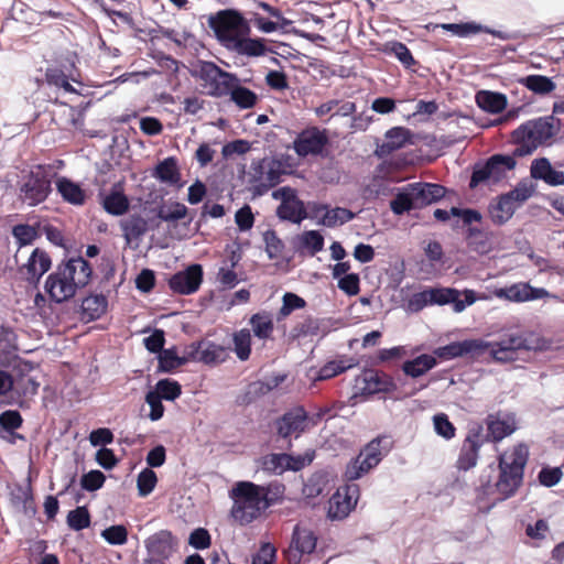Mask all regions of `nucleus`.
<instances>
[{"mask_svg":"<svg viewBox=\"0 0 564 564\" xmlns=\"http://www.w3.org/2000/svg\"><path fill=\"white\" fill-rule=\"evenodd\" d=\"M249 324L257 338L261 340L272 339L274 323L270 312L260 311L253 314L249 319Z\"/></svg>","mask_w":564,"mask_h":564,"instance_id":"35","label":"nucleus"},{"mask_svg":"<svg viewBox=\"0 0 564 564\" xmlns=\"http://www.w3.org/2000/svg\"><path fill=\"white\" fill-rule=\"evenodd\" d=\"M520 83L529 90L539 95H547L556 88L555 83L543 75H529L522 78Z\"/></svg>","mask_w":564,"mask_h":564,"instance_id":"43","label":"nucleus"},{"mask_svg":"<svg viewBox=\"0 0 564 564\" xmlns=\"http://www.w3.org/2000/svg\"><path fill=\"white\" fill-rule=\"evenodd\" d=\"M251 332L248 328H241L232 334L234 351L237 358L246 361L251 355Z\"/></svg>","mask_w":564,"mask_h":564,"instance_id":"42","label":"nucleus"},{"mask_svg":"<svg viewBox=\"0 0 564 564\" xmlns=\"http://www.w3.org/2000/svg\"><path fill=\"white\" fill-rule=\"evenodd\" d=\"M188 544L197 550L208 549L212 544L209 532L204 528L193 530L188 538Z\"/></svg>","mask_w":564,"mask_h":564,"instance_id":"63","label":"nucleus"},{"mask_svg":"<svg viewBox=\"0 0 564 564\" xmlns=\"http://www.w3.org/2000/svg\"><path fill=\"white\" fill-rule=\"evenodd\" d=\"M488 350V344L482 339H465L453 341L434 350L435 356L443 360L469 356L478 358Z\"/></svg>","mask_w":564,"mask_h":564,"instance_id":"17","label":"nucleus"},{"mask_svg":"<svg viewBox=\"0 0 564 564\" xmlns=\"http://www.w3.org/2000/svg\"><path fill=\"white\" fill-rule=\"evenodd\" d=\"M23 424V417L17 410H7L0 414V427L6 432L13 433Z\"/></svg>","mask_w":564,"mask_h":564,"instance_id":"58","label":"nucleus"},{"mask_svg":"<svg viewBox=\"0 0 564 564\" xmlns=\"http://www.w3.org/2000/svg\"><path fill=\"white\" fill-rule=\"evenodd\" d=\"M192 76L199 82L202 91L214 98L227 97L231 84L238 82V76L220 68L210 61H197Z\"/></svg>","mask_w":564,"mask_h":564,"instance_id":"7","label":"nucleus"},{"mask_svg":"<svg viewBox=\"0 0 564 564\" xmlns=\"http://www.w3.org/2000/svg\"><path fill=\"white\" fill-rule=\"evenodd\" d=\"M529 459V449L524 444L513 446L498 457L499 475L495 484L490 476H480L477 492L479 497L495 496L503 501L513 497L523 484L524 468Z\"/></svg>","mask_w":564,"mask_h":564,"instance_id":"2","label":"nucleus"},{"mask_svg":"<svg viewBox=\"0 0 564 564\" xmlns=\"http://www.w3.org/2000/svg\"><path fill=\"white\" fill-rule=\"evenodd\" d=\"M100 204L102 208L112 216H122L128 213L130 208L128 196L121 188H117V186L112 187V189L101 198Z\"/></svg>","mask_w":564,"mask_h":564,"instance_id":"29","label":"nucleus"},{"mask_svg":"<svg viewBox=\"0 0 564 564\" xmlns=\"http://www.w3.org/2000/svg\"><path fill=\"white\" fill-rule=\"evenodd\" d=\"M91 276L93 268L86 259L70 258L48 274L44 290L53 302L63 303L74 297L77 290L85 288Z\"/></svg>","mask_w":564,"mask_h":564,"instance_id":"3","label":"nucleus"},{"mask_svg":"<svg viewBox=\"0 0 564 564\" xmlns=\"http://www.w3.org/2000/svg\"><path fill=\"white\" fill-rule=\"evenodd\" d=\"M122 237L128 245L140 240L148 231V220L140 214H132L119 221Z\"/></svg>","mask_w":564,"mask_h":564,"instance_id":"28","label":"nucleus"},{"mask_svg":"<svg viewBox=\"0 0 564 564\" xmlns=\"http://www.w3.org/2000/svg\"><path fill=\"white\" fill-rule=\"evenodd\" d=\"M230 100L239 108V109H251L253 108L259 97L251 89L242 86L240 84V79L235 84H231L230 93H228Z\"/></svg>","mask_w":564,"mask_h":564,"instance_id":"37","label":"nucleus"},{"mask_svg":"<svg viewBox=\"0 0 564 564\" xmlns=\"http://www.w3.org/2000/svg\"><path fill=\"white\" fill-rule=\"evenodd\" d=\"M154 392L164 400L174 401L181 395L182 387L175 380L161 379L158 381Z\"/></svg>","mask_w":564,"mask_h":564,"instance_id":"53","label":"nucleus"},{"mask_svg":"<svg viewBox=\"0 0 564 564\" xmlns=\"http://www.w3.org/2000/svg\"><path fill=\"white\" fill-rule=\"evenodd\" d=\"M67 525L74 531H82L90 525V514L86 507H77L67 514Z\"/></svg>","mask_w":564,"mask_h":564,"instance_id":"49","label":"nucleus"},{"mask_svg":"<svg viewBox=\"0 0 564 564\" xmlns=\"http://www.w3.org/2000/svg\"><path fill=\"white\" fill-rule=\"evenodd\" d=\"M52 260L43 249L35 248L28 262L18 270L19 274L28 283L36 285L41 278L51 269Z\"/></svg>","mask_w":564,"mask_h":564,"instance_id":"18","label":"nucleus"},{"mask_svg":"<svg viewBox=\"0 0 564 564\" xmlns=\"http://www.w3.org/2000/svg\"><path fill=\"white\" fill-rule=\"evenodd\" d=\"M208 24L219 42L228 50H231L243 35H250L251 33L249 22L239 11L234 9L220 10L215 15H210Z\"/></svg>","mask_w":564,"mask_h":564,"instance_id":"8","label":"nucleus"},{"mask_svg":"<svg viewBox=\"0 0 564 564\" xmlns=\"http://www.w3.org/2000/svg\"><path fill=\"white\" fill-rule=\"evenodd\" d=\"M54 174L50 166L32 165L21 172L17 182V198L28 207H36L47 200L53 192Z\"/></svg>","mask_w":564,"mask_h":564,"instance_id":"6","label":"nucleus"},{"mask_svg":"<svg viewBox=\"0 0 564 564\" xmlns=\"http://www.w3.org/2000/svg\"><path fill=\"white\" fill-rule=\"evenodd\" d=\"M436 364L437 361L434 356L423 354L412 360L404 361L402 365V371L411 378H417L433 369Z\"/></svg>","mask_w":564,"mask_h":564,"instance_id":"36","label":"nucleus"},{"mask_svg":"<svg viewBox=\"0 0 564 564\" xmlns=\"http://www.w3.org/2000/svg\"><path fill=\"white\" fill-rule=\"evenodd\" d=\"M153 176L162 183L178 185L181 182V172L177 160L174 156H169L159 162L153 172Z\"/></svg>","mask_w":564,"mask_h":564,"instance_id":"34","label":"nucleus"},{"mask_svg":"<svg viewBox=\"0 0 564 564\" xmlns=\"http://www.w3.org/2000/svg\"><path fill=\"white\" fill-rule=\"evenodd\" d=\"M312 212L315 216L322 215L321 224L329 228L344 225L355 218V214L350 209L344 207L329 208L326 204H315Z\"/></svg>","mask_w":564,"mask_h":564,"instance_id":"24","label":"nucleus"},{"mask_svg":"<svg viewBox=\"0 0 564 564\" xmlns=\"http://www.w3.org/2000/svg\"><path fill=\"white\" fill-rule=\"evenodd\" d=\"M156 482H158L156 474L150 468L143 469L138 475V479H137V487H138L139 496L140 497L149 496L154 490Z\"/></svg>","mask_w":564,"mask_h":564,"instance_id":"55","label":"nucleus"},{"mask_svg":"<svg viewBox=\"0 0 564 564\" xmlns=\"http://www.w3.org/2000/svg\"><path fill=\"white\" fill-rule=\"evenodd\" d=\"M284 173V164L279 159L265 156L253 161L250 167V183L254 193L263 195L281 182V176Z\"/></svg>","mask_w":564,"mask_h":564,"instance_id":"10","label":"nucleus"},{"mask_svg":"<svg viewBox=\"0 0 564 564\" xmlns=\"http://www.w3.org/2000/svg\"><path fill=\"white\" fill-rule=\"evenodd\" d=\"M306 306V302L303 297L295 293L286 292L282 297V306L278 311L276 321L281 322L285 319L293 311L301 310Z\"/></svg>","mask_w":564,"mask_h":564,"instance_id":"46","label":"nucleus"},{"mask_svg":"<svg viewBox=\"0 0 564 564\" xmlns=\"http://www.w3.org/2000/svg\"><path fill=\"white\" fill-rule=\"evenodd\" d=\"M101 536L111 545H122L128 541V530L122 524L111 525L101 532Z\"/></svg>","mask_w":564,"mask_h":564,"instance_id":"57","label":"nucleus"},{"mask_svg":"<svg viewBox=\"0 0 564 564\" xmlns=\"http://www.w3.org/2000/svg\"><path fill=\"white\" fill-rule=\"evenodd\" d=\"M194 351L199 354V360L206 365H215L224 362L227 358V350L225 347L215 343L198 341L193 345Z\"/></svg>","mask_w":564,"mask_h":564,"instance_id":"33","label":"nucleus"},{"mask_svg":"<svg viewBox=\"0 0 564 564\" xmlns=\"http://www.w3.org/2000/svg\"><path fill=\"white\" fill-rule=\"evenodd\" d=\"M429 294L432 305H446L452 303L455 306L456 296L459 291L451 288H430Z\"/></svg>","mask_w":564,"mask_h":564,"instance_id":"51","label":"nucleus"},{"mask_svg":"<svg viewBox=\"0 0 564 564\" xmlns=\"http://www.w3.org/2000/svg\"><path fill=\"white\" fill-rule=\"evenodd\" d=\"M12 235L17 239L19 247H23L33 243L41 232L34 226L19 224L12 228Z\"/></svg>","mask_w":564,"mask_h":564,"instance_id":"50","label":"nucleus"},{"mask_svg":"<svg viewBox=\"0 0 564 564\" xmlns=\"http://www.w3.org/2000/svg\"><path fill=\"white\" fill-rule=\"evenodd\" d=\"M290 459V454H270L263 458V467L269 471L275 474H282L284 470H289L285 466V459Z\"/></svg>","mask_w":564,"mask_h":564,"instance_id":"61","label":"nucleus"},{"mask_svg":"<svg viewBox=\"0 0 564 564\" xmlns=\"http://www.w3.org/2000/svg\"><path fill=\"white\" fill-rule=\"evenodd\" d=\"M282 194L283 199L276 209V215L282 220L300 224L307 217L304 203L289 187L282 188Z\"/></svg>","mask_w":564,"mask_h":564,"instance_id":"21","label":"nucleus"},{"mask_svg":"<svg viewBox=\"0 0 564 564\" xmlns=\"http://www.w3.org/2000/svg\"><path fill=\"white\" fill-rule=\"evenodd\" d=\"M408 191H411L416 208L438 202L446 194V188L443 185L434 183H411L408 184Z\"/></svg>","mask_w":564,"mask_h":564,"instance_id":"22","label":"nucleus"},{"mask_svg":"<svg viewBox=\"0 0 564 564\" xmlns=\"http://www.w3.org/2000/svg\"><path fill=\"white\" fill-rule=\"evenodd\" d=\"M263 240L265 243V252L268 253L269 259L274 260L282 257L284 243L278 237L274 230H267L263 234Z\"/></svg>","mask_w":564,"mask_h":564,"instance_id":"54","label":"nucleus"},{"mask_svg":"<svg viewBox=\"0 0 564 564\" xmlns=\"http://www.w3.org/2000/svg\"><path fill=\"white\" fill-rule=\"evenodd\" d=\"M357 364L352 358H340L336 360H330L326 362L318 371L317 379L318 380H328L332 379L346 370L355 367Z\"/></svg>","mask_w":564,"mask_h":564,"instance_id":"41","label":"nucleus"},{"mask_svg":"<svg viewBox=\"0 0 564 564\" xmlns=\"http://www.w3.org/2000/svg\"><path fill=\"white\" fill-rule=\"evenodd\" d=\"M487 433L484 432L485 443H498L505 437L511 435L514 430V423L506 420L496 419L494 415H488L486 419Z\"/></svg>","mask_w":564,"mask_h":564,"instance_id":"32","label":"nucleus"},{"mask_svg":"<svg viewBox=\"0 0 564 564\" xmlns=\"http://www.w3.org/2000/svg\"><path fill=\"white\" fill-rule=\"evenodd\" d=\"M57 193L62 199L74 206H83L87 202L86 191L76 182L66 176H61L55 181Z\"/></svg>","mask_w":564,"mask_h":564,"instance_id":"27","label":"nucleus"},{"mask_svg":"<svg viewBox=\"0 0 564 564\" xmlns=\"http://www.w3.org/2000/svg\"><path fill=\"white\" fill-rule=\"evenodd\" d=\"M317 544V536L308 528L296 524L292 532L289 547L283 552L288 564H301L304 555L312 554Z\"/></svg>","mask_w":564,"mask_h":564,"instance_id":"14","label":"nucleus"},{"mask_svg":"<svg viewBox=\"0 0 564 564\" xmlns=\"http://www.w3.org/2000/svg\"><path fill=\"white\" fill-rule=\"evenodd\" d=\"M303 246L310 249L311 254L323 250L324 247V237L317 230H308L302 235Z\"/></svg>","mask_w":564,"mask_h":564,"instance_id":"62","label":"nucleus"},{"mask_svg":"<svg viewBox=\"0 0 564 564\" xmlns=\"http://www.w3.org/2000/svg\"><path fill=\"white\" fill-rule=\"evenodd\" d=\"M484 444L485 436L482 424H471L459 449V454L455 464L456 468L463 471H467L474 468L477 465L479 451Z\"/></svg>","mask_w":564,"mask_h":564,"instance_id":"13","label":"nucleus"},{"mask_svg":"<svg viewBox=\"0 0 564 564\" xmlns=\"http://www.w3.org/2000/svg\"><path fill=\"white\" fill-rule=\"evenodd\" d=\"M533 189L527 184H518L513 189L500 195L488 207L489 216L495 225L507 223L516 209L532 196Z\"/></svg>","mask_w":564,"mask_h":564,"instance_id":"9","label":"nucleus"},{"mask_svg":"<svg viewBox=\"0 0 564 564\" xmlns=\"http://www.w3.org/2000/svg\"><path fill=\"white\" fill-rule=\"evenodd\" d=\"M188 208L178 202H172L169 205H161L158 208L156 216L162 221L172 223L186 217Z\"/></svg>","mask_w":564,"mask_h":564,"instance_id":"45","label":"nucleus"},{"mask_svg":"<svg viewBox=\"0 0 564 564\" xmlns=\"http://www.w3.org/2000/svg\"><path fill=\"white\" fill-rule=\"evenodd\" d=\"M531 177L541 180L547 185L558 186L564 184V173L554 170L546 158L535 159L530 167Z\"/></svg>","mask_w":564,"mask_h":564,"instance_id":"26","label":"nucleus"},{"mask_svg":"<svg viewBox=\"0 0 564 564\" xmlns=\"http://www.w3.org/2000/svg\"><path fill=\"white\" fill-rule=\"evenodd\" d=\"M514 155L495 154L478 167H475L470 177L469 187L476 188L484 182L496 184L506 177V173L514 169Z\"/></svg>","mask_w":564,"mask_h":564,"instance_id":"11","label":"nucleus"},{"mask_svg":"<svg viewBox=\"0 0 564 564\" xmlns=\"http://www.w3.org/2000/svg\"><path fill=\"white\" fill-rule=\"evenodd\" d=\"M491 357L499 362H509L517 359L518 350H530L532 346L522 334H508L499 341H486Z\"/></svg>","mask_w":564,"mask_h":564,"instance_id":"16","label":"nucleus"},{"mask_svg":"<svg viewBox=\"0 0 564 564\" xmlns=\"http://www.w3.org/2000/svg\"><path fill=\"white\" fill-rule=\"evenodd\" d=\"M390 208L395 215H403L411 209H416L411 191H408V185L390 202Z\"/></svg>","mask_w":564,"mask_h":564,"instance_id":"48","label":"nucleus"},{"mask_svg":"<svg viewBox=\"0 0 564 564\" xmlns=\"http://www.w3.org/2000/svg\"><path fill=\"white\" fill-rule=\"evenodd\" d=\"M410 139V131L403 127H394L386 132V141L378 148L380 156H387L401 149Z\"/></svg>","mask_w":564,"mask_h":564,"instance_id":"31","label":"nucleus"},{"mask_svg":"<svg viewBox=\"0 0 564 564\" xmlns=\"http://www.w3.org/2000/svg\"><path fill=\"white\" fill-rule=\"evenodd\" d=\"M355 395H372L380 392H392L397 389L394 380L391 376L368 369L364 370L355 378Z\"/></svg>","mask_w":564,"mask_h":564,"instance_id":"15","label":"nucleus"},{"mask_svg":"<svg viewBox=\"0 0 564 564\" xmlns=\"http://www.w3.org/2000/svg\"><path fill=\"white\" fill-rule=\"evenodd\" d=\"M389 50L406 68L416 64V61L414 59L411 51L404 43L394 41L390 43Z\"/></svg>","mask_w":564,"mask_h":564,"instance_id":"59","label":"nucleus"},{"mask_svg":"<svg viewBox=\"0 0 564 564\" xmlns=\"http://www.w3.org/2000/svg\"><path fill=\"white\" fill-rule=\"evenodd\" d=\"M306 429H308V414L302 406L285 412L276 421L278 434L283 438L292 435L299 437Z\"/></svg>","mask_w":564,"mask_h":564,"instance_id":"20","label":"nucleus"},{"mask_svg":"<svg viewBox=\"0 0 564 564\" xmlns=\"http://www.w3.org/2000/svg\"><path fill=\"white\" fill-rule=\"evenodd\" d=\"M276 549L271 543H263L257 554L252 556L251 564H274Z\"/></svg>","mask_w":564,"mask_h":564,"instance_id":"64","label":"nucleus"},{"mask_svg":"<svg viewBox=\"0 0 564 564\" xmlns=\"http://www.w3.org/2000/svg\"><path fill=\"white\" fill-rule=\"evenodd\" d=\"M203 282V267L192 264L185 270L173 274L169 281V286L174 293L192 294L195 293Z\"/></svg>","mask_w":564,"mask_h":564,"instance_id":"19","label":"nucleus"},{"mask_svg":"<svg viewBox=\"0 0 564 564\" xmlns=\"http://www.w3.org/2000/svg\"><path fill=\"white\" fill-rule=\"evenodd\" d=\"M150 554L159 558H169L177 549V541L169 530H161L145 541Z\"/></svg>","mask_w":564,"mask_h":564,"instance_id":"23","label":"nucleus"},{"mask_svg":"<svg viewBox=\"0 0 564 564\" xmlns=\"http://www.w3.org/2000/svg\"><path fill=\"white\" fill-rule=\"evenodd\" d=\"M230 51L240 55L258 57L265 55L268 48L264 40L251 39L249 35H243L235 43Z\"/></svg>","mask_w":564,"mask_h":564,"instance_id":"38","label":"nucleus"},{"mask_svg":"<svg viewBox=\"0 0 564 564\" xmlns=\"http://www.w3.org/2000/svg\"><path fill=\"white\" fill-rule=\"evenodd\" d=\"M108 306L107 297L102 294H91L82 302L83 314L90 321L101 317Z\"/></svg>","mask_w":564,"mask_h":564,"instance_id":"40","label":"nucleus"},{"mask_svg":"<svg viewBox=\"0 0 564 564\" xmlns=\"http://www.w3.org/2000/svg\"><path fill=\"white\" fill-rule=\"evenodd\" d=\"M434 430L437 435L445 440H452L456 435V427L445 413H437L433 416Z\"/></svg>","mask_w":564,"mask_h":564,"instance_id":"56","label":"nucleus"},{"mask_svg":"<svg viewBox=\"0 0 564 564\" xmlns=\"http://www.w3.org/2000/svg\"><path fill=\"white\" fill-rule=\"evenodd\" d=\"M531 288L528 284H513L509 288L500 289L496 292L497 296L506 297L514 302H523L532 299L529 291Z\"/></svg>","mask_w":564,"mask_h":564,"instance_id":"52","label":"nucleus"},{"mask_svg":"<svg viewBox=\"0 0 564 564\" xmlns=\"http://www.w3.org/2000/svg\"><path fill=\"white\" fill-rule=\"evenodd\" d=\"M17 335L12 328L0 325V367L9 368L15 366L19 359Z\"/></svg>","mask_w":564,"mask_h":564,"instance_id":"25","label":"nucleus"},{"mask_svg":"<svg viewBox=\"0 0 564 564\" xmlns=\"http://www.w3.org/2000/svg\"><path fill=\"white\" fill-rule=\"evenodd\" d=\"M477 105L491 113H499L507 107L505 95L494 91H480L476 96Z\"/></svg>","mask_w":564,"mask_h":564,"instance_id":"39","label":"nucleus"},{"mask_svg":"<svg viewBox=\"0 0 564 564\" xmlns=\"http://www.w3.org/2000/svg\"><path fill=\"white\" fill-rule=\"evenodd\" d=\"M329 144V135L326 129L316 126L303 129L293 141V150L300 158L308 155H323Z\"/></svg>","mask_w":564,"mask_h":564,"instance_id":"12","label":"nucleus"},{"mask_svg":"<svg viewBox=\"0 0 564 564\" xmlns=\"http://www.w3.org/2000/svg\"><path fill=\"white\" fill-rule=\"evenodd\" d=\"M393 447L391 436L380 435L370 441L360 453L351 459L345 469L347 484L337 488L329 499L328 518L343 520L355 509L360 497V489L354 481L368 474L379 465Z\"/></svg>","mask_w":564,"mask_h":564,"instance_id":"1","label":"nucleus"},{"mask_svg":"<svg viewBox=\"0 0 564 564\" xmlns=\"http://www.w3.org/2000/svg\"><path fill=\"white\" fill-rule=\"evenodd\" d=\"M11 505L26 517H34L36 507L31 487L17 486L9 496Z\"/></svg>","mask_w":564,"mask_h":564,"instance_id":"30","label":"nucleus"},{"mask_svg":"<svg viewBox=\"0 0 564 564\" xmlns=\"http://www.w3.org/2000/svg\"><path fill=\"white\" fill-rule=\"evenodd\" d=\"M270 488L251 481H239L230 491L234 500L231 517L241 525L251 523L261 511L271 506Z\"/></svg>","mask_w":564,"mask_h":564,"instance_id":"5","label":"nucleus"},{"mask_svg":"<svg viewBox=\"0 0 564 564\" xmlns=\"http://www.w3.org/2000/svg\"><path fill=\"white\" fill-rule=\"evenodd\" d=\"M187 361L188 358L177 356L174 348L164 349L159 356V368L163 372H172Z\"/></svg>","mask_w":564,"mask_h":564,"instance_id":"47","label":"nucleus"},{"mask_svg":"<svg viewBox=\"0 0 564 564\" xmlns=\"http://www.w3.org/2000/svg\"><path fill=\"white\" fill-rule=\"evenodd\" d=\"M560 128L561 122L554 116L539 117L523 122L512 132V141L516 144L513 155L527 156L539 147L550 144Z\"/></svg>","mask_w":564,"mask_h":564,"instance_id":"4","label":"nucleus"},{"mask_svg":"<svg viewBox=\"0 0 564 564\" xmlns=\"http://www.w3.org/2000/svg\"><path fill=\"white\" fill-rule=\"evenodd\" d=\"M45 80L51 86L63 88L67 93H75V89L69 82L77 80L72 74L67 75L63 69L58 67H48L45 72Z\"/></svg>","mask_w":564,"mask_h":564,"instance_id":"44","label":"nucleus"},{"mask_svg":"<svg viewBox=\"0 0 564 564\" xmlns=\"http://www.w3.org/2000/svg\"><path fill=\"white\" fill-rule=\"evenodd\" d=\"M467 245L470 249L476 252L485 253L487 252V240L485 238L484 232L476 228L469 227L467 230Z\"/></svg>","mask_w":564,"mask_h":564,"instance_id":"60","label":"nucleus"}]
</instances>
